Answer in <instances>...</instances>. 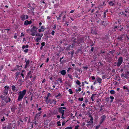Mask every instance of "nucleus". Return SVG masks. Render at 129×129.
Listing matches in <instances>:
<instances>
[{
  "instance_id": "nucleus-1",
  "label": "nucleus",
  "mask_w": 129,
  "mask_h": 129,
  "mask_svg": "<svg viewBox=\"0 0 129 129\" xmlns=\"http://www.w3.org/2000/svg\"><path fill=\"white\" fill-rule=\"evenodd\" d=\"M85 37H83L77 39L75 38L73 40V43L71 45V48H72L75 47L76 46H78L79 45L82 43H84V40Z\"/></svg>"
},
{
  "instance_id": "nucleus-2",
  "label": "nucleus",
  "mask_w": 129,
  "mask_h": 129,
  "mask_svg": "<svg viewBox=\"0 0 129 129\" xmlns=\"http://www.w3.org/2000/svg\"><path fill=\"white\" fill-rule=\"evenodd\" d=\"M26 92V90L25 89H24L22 91L19 92L18 93V96L17 100V101L18 102L22 101Z\"/></svg>"
},
{
  "instance_id": "nucleus-3",
  "label": "nucleus",
  "mask_w": 129,
  "mask_h": 129,
  "mask_svg": "<svg viewBox=\"0 0 129 129\" xmlns=\"http://www.w3.org/2000/svg\"><path fill=\"white\" fill-rule=\"evenodd\" d=\"M38 28V27H37L35 26H33L30 30V31L31 32L30 35L33 36H35Z\"/></svg>"
},
{
  "instance_id": "nucleus-4",
  "label": "nucleus",
  "mask_w": 129,
  "mask_h": 129,
  "mask_svg": "<svg viewBox=\"0 0 129 129\" xmlns=\"http://www.w3.org/2000/svg\"><path fill=\"white\" fill-rule=\"evenodd\" d=\"M102 80L101 78L98 76L95 79V81L93 82V84L94 85H95L98 83H99V85H100L102 83Z\"/></svg>"
},
{
  "instance_id": "nucleus-5",
  "label": "nucleus",
  "mask_w": 129,
  "mask_h": 129,
  "mask_svg": "<svg viewBox=\"0 0 129 129\" xmlns=\"http://www.w3.org/2000/svg\"><path fill=\"white\" fill-rule=\"evenodd\" d=\"M123 58L122 57L120 56L118 60L117 65H115V66H117V67H119L123 61Z\"/></svg>"
},
{
  "instance_id": "nucleus-6",
  "label": "nucleus",
  "mask_w": 129,
  "mask_h": 129,
  "mask_svg": "<svg viewBox=\"0 0 129 129\" xmlns=\"http://www.w3.org/2000/svg\"><path fill=\"white\" fill-rule=\"evenodd\" d=\"M87 38L88 39L87 41V43L89 45H90V46L91 47H92L94 45V44L93 43V41L92 40L89 39V36H87L85 37V41L86 39Z\"/></svg>"
},
{
  "instance_id": "nucleus-7",
  "label": "nucleus",
  "mask_w": 129,
  "mask_h": 129,
  "mask_svg": "<svg viewBox=\"0 0 129 129\" xmlns=\"http://www.w3.org/2000/svg\"><path fill=\"white\" fill-rule=\"evenodd\" d=\"M106 118V116L105 115H103L101 116L100 118V124H101L104 121Z\"/></svg>"
},
{
  "instance_id": "nucleus-8",
  "label": "nucleus",
  "mask_w": 129,
  "mask_h": 129,
  "mask_svg": "<svg viewBox=\"0 0 129 129\" xmlns=\"http://www.w3.org/2000/svg\"><path fill=\"white\" fill-rule=\"evenodd\" d=\"M33 73V71L31 72V71H29L25 77L26 79L29 77L30 78H32V74Z\"/></svg>"
},
{
  "instance_id": "nucleus-9",
  "label": "nucleus",
  "mask_w": 129,
  "mask_h": 129,
  "mask_svg": "<svg viewBox=\"0 0 129 129\" xmlns=\"http://www.w3.org/2000/svg\"><path fill=\"white\" fill-rule=\"evenodd\" d=\"M23 122H27L28 120V123H29L30 122V117L29 116V117H24V118L23 119Z\"/></svg>"
},
{
  "instance_id": "nucleus-10",
  "label": "nucleus",
  "mask_w": 129,
  "mask_h": 129,
  "mask_svg": "<svg viewBox=\"0 0 129 129\" xmlns=\"http://www.w3.org/2000/svg\"><path fill=\"white\" fill-rule=\"evenodd\" d=\"M4 100L6 103L7 104L8 102H10L11 101V99L9 96L8 97V96H6V97L4 99Z\"/></svg>"
},
{
  "instance_id": "nucleus-11",
  "label": "nucleus",
  "mask_w": 129,
  "mask_h": 129,
  "mask_svg": "<svg viewBox=\"0 0 129 129\" xmlns=\"http://www.w3.org/2000/svg\"><path fill=\"white\" fill-rule=\"evenodd\" d=\"M32 21L31 20L29 21L28 20H25L24 23V25L26 26L28 24H30L32 23Z\"/></svg>"
},
{
  "instance_id": "nucleus-12",
  "label": "nucleus",
  "mask_w": 129,
  "mask_h": 129,
  "mask_svg": "<svg viewBox=\"0 0 129 129\" xmlns=\"http://www.w3.org/2000/svg\"><path fill=\"white\" fill-rule=\"evenodd\" d=\"M66 11H62L59 14L58 16L60 18V17L62 16L63 15H64L65 14H66Z\"/></svg>"
},
{
  "instance_id": "nucleus-13",
  "label": "nucleus",
  "mask_w": 129,
  "mask_h": 129,
  "mask_svg": "<svg viewBox=\"0 0 129 129\" xmlns=\"http://www.w3.org/2000/svg\"><path fill=\"white\" fill-rule=\"evenodd\" d=\"M27 59L26 58L25 59V61L26 62L25 65V66L24 68H27L29 64L30 63V61L29 59L28 60H27L26 61Z\"/></svg>"
},
{
  "instance_id": "nucleus-14",
  "label": "nucleus",
  "mask_w": 129,
  "mask_h": 129,
  "mask_svg": "<svg viewBox=\"0 0 129 129\" xmlns=\"http://www.w3.org/2000/svg\"><path fill=\"white\" fill-rule=\"evenodd\" d=\"M100 24L101 25H104L105 26V27L107 25H108L107 22H106V21H101Z\"/></svg>"
},
{
  "instance_id": "nucleus-15",
  "label": "nucleus",
  "mask_w": 129,
  "mask_h": 129,
  "mask_svg": "<svg viewBox=\"0 0 129 129\" xmlns=\"http://www.w3.org/2000/svg\"><path fill=\"white\" fill-rule=\"evenodd\" d=\"M56 81L58 84H60L62 83V79L61 78H59L56 80Z\"/></svg>"
},
{
  "instance_id": "nucleus-16",
  "label": "nucleus",
  "mask_w": 129,
  "mask_h": 129,
  "mask_svg": "<svg viewBox=\"0 0 129 129\" xmlns=\"http://www.w3.org/2000/svg\"><path fill=\"white\" fill-rule=\"evenodd\" d=\"M12 124L11 123H9L7 126V129H12Z\"/></svg>"
},
{
  "instance_id": "nucleus-17",
  "label": "nucleus",
  "mask_w": 129,
  "mask_h": 129,
  "mask_svg": "<svg viewBox=\"0 0 129 129\" xmlns=\"http://www.w3.org/2000/svg\"><path fill=\"white\" fill-rule=\"evenodd\" d=\"M6 103L5 102H4L3 100H2V101L1 102V108H2V107H3L5 106L6 105Z\"/></svg>"
},
{
  "instance_id": "nucleus-18",
  "label": "nucleus",
  "mask_w": 129,
  "mask_h": 129,
  "mask_svg": "<svg viewBox=\"0 0 129 129\" xmlns=\"http://www.w3.org/2000/svg\"><path fill=\"white\" fill-rule=\"evenodd\" d=\"M26 16L25 15L23 14L20 17V18L21 20L22 21H24L26 19Z\"/></svg>"
},
{
  "instance_id": "nucleus-19",
  "label": "nucleus",
  "mask_w": 129,
  "mask_h": 129,
  "mask_svg": "<svg viewBox=\"0 0 129 129\" xmlns=\"http://www.w3.org/2000/svg\"><path fill=\"white\" fill-rule=\"evenodd\" d=\"M60 73L63 76L65 75L66 74V71L65 70H63L61 71L60 72Z\"/></svg>"
},
{
  "instance_id": "nucleus-20",
  "label": "nucleus",
  "mask_w": 129,
  "mask_h": 129,
  "mask_svg": "<svg viewBox=\"0 0 129 129\" xmlns=\"http://www.w3.org/2000/svg\"><path fill=\"white\" fill-rule=\"evenodd\" d=\"M109 4L110 6H114L115 5V3H113V2L112 1L110 2L109 3Z\"/></svg>"
},
{
  "instance_id": "nucleus-21",
  "label": "nucleus",
  "mask_w": 129,
  "mask_h": 129,
  "mask_svg": "<svg viewBox=\"0 0 129 129\" xmlns=\"http://www.w3.org/2000/svg\"><path fill=\"white\" fill-rule=\"evenodd\" d=\"M4 66V64H2L0 63V71H2L3 70Z\"/></svg>"
},
{
  "instance_id": "nucleus-22",
  "label": "nucleus",
  "mask_w": 129,
  "mask_h": 129,
  "mask_svg": "<svg viewBox=\"0 0 129 129\" xmlns=\"http://www.w3.org/2000/svg\"><path fill=\"white\" fill-rule=\"evenodd\" d=\"M18 84L20 85H21L22 83V79H19L17 81Z\"/></svg>"
},
{
  "instance_id": "nucleus-23",
  "label": "nucleus",
  "mask_w": 129,
  "mask_h": 129,
  "mask_svg": "<svg viewBox=\"0 0 129 129\" xmlns=\"http://www.w3.org/2000/svg\"><path fill=\"white\" fill-rule=\"evenodd\" d=\"M62 110V107H60V108H59L58 109V113H61Z\"/></svg>"
},
{
  "instance_id": "nucleus-24",
  "label": "nucleus",
  "mask_w": 129,
  "mask_h": 129,
  "mask_svg": "<svg viewBox=\"0 0 129 129\" xmlns=\"http://www.w3.org/2000/svg\"><path fill=\"white\" fill-rule=\"evenodd\" d=\"M41 37H37L35 40V41L36 42H40V40H41Z\"/></svg>"
},
{
  "instance_id": "nucleus-25",
  "label": "nucleus",
  "mask_w": 129,
  "mask_h": 129,
  "mask_svg": "<svg viewBox=\"0 0 129 129\" xmlns=\"http://www.w3.org/2000/svg\"><path fill=\"white\" fill-rule=\"evenodd\" d=\"M124 78H126L127 79H128L129 78V73L125 74V76H124Z\"/></svg>"
},
{
  "instance_id": "nucleus-26",
  "label": "nucleus",
  "mask_w": 129,
  "mask_h": 129,
  "mask_svg": "<svg viewBox=\"0 0 129 129\" xmlns=\"http://www.w3.org/2000/svg\"><path fill=\"white\" fill-rule=\"evenodd\" d=\"M66 14H65L63 15V16L62 17V22H64L65 21H66L65 18H66Z\"/></svg>"
},
{
  "instance_id": "nucleus-27",
  "label": "nucleus",
  "mask_w": 129,
  "mask_h": 129,
  "mask_svg": "<svg viewBox=\"0 0 129 129\" xmlns=\"http://www.w3.org/2000/svg\"><path fill=\"white\" fill-rule=\"evenodd\" d=\"M61 97V95L60 93H59L58 94L56 95V98L57 99H59Z\"/></svg>"
},
{
  "instance_id": "nucleus-28",
  "label": "nucleus",
  "mask_w": 129,
  "mask_h": 129,
  "mask_svg": "<svg viewBox=\"0 0 129 129\" xmlns=\"http://www.w3.org/2000/svg\"><path fill=\"white\" fill-rule=\"evenodd\" d=\"M109 53H110L111 54L113 55H113L115 53V50H112L111 51H110L109 52Z\"/></svg>"
},
{
  "instance_id": "nucleus-29",
  "label": "nucleus",
  "mask_w": 129,
  "mask_h": 129,
  "mask_svg": "<svg viewBox=\"0 0 129 129\" xmlns=\"http://www.w3.org/2000/svg\"><path fill=\"white\" fill-rule=\"evenodd\" d=\"M96 94H92L91 96V97L90 98L92 100V102H93L94 101L93 97Z\"/></svg>"
},
{
  "instance_id": "nucleus-30",
  "label": "nucleus",
  "mask_w": 129,
  "mask_h": 129,
  "mask_svg": "<svg viewBox=\"0 0 129 129\" xmlns=\"http://www.w3.org/2000/svg\"><path fill=\"white\" fill-rule=\"evenodd\" d=\"M56 101L54 100H53L51 102L50 104H53L54 105H55L56 104Z\"/></svg>"
},
{
  "instance_id": "nucleus-31",
  "label": "nucleus",
  "mask_w": 129,
  "mask_h": 129,
  "mask_svg": "<svg viewBox=\"0 0 129 129\" xmlns=\"http://www.w3.org/2000/svg\"><path fill=\"white\" fill-rule=\"evenodd\" d=\"M40 116V115H39L38 114H37L35 116V118L37 119H38L39 118Z\"/></svg>"
},
{
  "instance_id": "nucleus-32",
  "label": "nucleus",
  "mask_w": 129,
  "mask_h": 129,
  "mask_svg": "<svg viewBox=\"0 0 129 129\" xmlns=\"http://www.w3.org/2000/svg\"><path fill=\"white\" fill-rule=\"evenodd\" d=\"M12 89L13 91H15L16 90V87L14 85H12Z\"/></svg>"
},
{
  "instance_id": "nucleus-33",
  "label": "nucleus",
  "mask_w": 129,
  "mask_h": 129,
  "mask_svg": "<svg viewBox=\"0 0 129 129\" xmlns=\"http://www.w3.org/2000/svg\"><path fill=\"white\" fill-rule=\"evenodd\" d=\"M5 89L7 91H8V90H9V87L7 85H6L4 87Z\"/></svg>"
},
{
  "instance_id": "nucleus-34",
  "label": "nucleus",
  "mask_w": 129,
  "mask_h": 129,
  "mask_svg": "<svg viewBox=\"0 0 129 129\" xmlns=\"http://www.w3.org/2000/svg\"><path fill=\"white\" fill-rule=\"evenodd\" d=\"M11 110L12 112L14 113L15 111V108L14 107L12 108L11 109Z\"/></svg>"
},
{
  "instance_id": "nucleus-35",
  "label": "nucleus",
  "mask_w": 129,
  "mask_h": 129,
  "mask_svg": "<svg viewBox=\"0 0 129 129\" xmlns=\"http://www.w3.org/2000/svg\"><path fill=\"white\" fill-rule=\"evenodd\" d=\"M110 98L111 99L110 101V103H111L113 101V100L114 99V98L113 96H110Z\"/></svg>"
},
{
  "instance_id": "nucleus-36",
  "label": "nucleus",
  "mask_w": 129,
  "mask_h": 129,
  "mask_svg": "<svg viewBox=\"0 0 129 129\" xmlns=\"http://www.w3.org/2000/svg\"><path fill=\"white\" fill-rule=\"evenodd\" d=\"M29 47V46L28 45H26L25 46L24 45H23L22 48L23 49H24L25 48H28Z\"/></svg>"
},
{
  "instance_id": "nucleus-37",
  "label": "nucleus",
  "mask_w": 129,
  "mask_h": 129,
  "mask_svg": "<svg viewBox=\"0 0 129 129\" xmlns=\"http://www.w3.org/2000/svg\"><path fill=\"white\" fill-rule=\"evenodd\" d=\"M68 77L71 79V80L73 79L72 76L71 75L68 74Z\"/></svg>"
},
{
  "instance_id": "nucleus-38",
  "label": "nucleus",
  "mask_w": 129,
  "mask_h": 129,
  "mask_svg": "<svg viewBox=\"0 0 129 129\" xmlns=\"http://www.w3.org/2000/svg\"><path fill=\"white\" fill-rule=\"evenodd\" d=\"M18 109H19V110L20 111L21 109V107H22V105L21 104H19L18 105Z\"/></svg>"
},
{
  "instance_id": "nucleus-39",
  "label": "nucleus",
  "mask_w": 129,
  "mask_h": 129,
  "mask_svg": "<svg viewBox=\"0 0 129 129\" xmlns=\"http://www.w3.org/2000/svg\"><path fill=\"white\" fill-rule=\"evenodd\" d=\"M40 28H41L42 31L44 32V31L45 30V28H44V26H41L40 27Z\"/></svg>"
},
{
  "instance_id": "nucleus-40",
  "label": "nucleus",
  "mask_w": 129,
  "mask_h": 129,
  "mask_svg": "<svg viewBox=\"0 0 129 129\" xmlns=\"http://www.w3.org/2000/svg\"><path fill=\"white\" fill-rule=\"evenodd\" d=\"M82 49L81 48H79L77 49V52H81V53H82Z\"/></svg>"
},
{
  "instance_id": "nucleus-41",
  "label": "nucleus",
  "mask_w": 129,
  "mask_h": 129,
  "mask_svg": "<svg viewBox=\"0 0 129 129\" xmlns=\"http://www.w3.org/2000/svg\"><path fill=\"white\" fill-rule=\"evenodd\" d=\"M20 74V72H16V78H17L18 76Z\"/></svg>"
},
{
  "instance_id": "nucleus-42",
  "label": "nucleus",
  "mask_w": 129,
  "mask_h": 129,
  "mask_svg": "<svg viewBox=\"0 0 129 129\" xmlns=\"http://www.w3.org/2000/svg\"><path fill=\"white\" fill-rule=\"evenodd\" d=\"M110 93L112 94H114L115 93V91L114 90H111L110 92Z\"/></svg>"
},
{
  "instance_id": "nucleus-43",
  "label": "nucleus",
  "mask_w": 129,
  "mask_h": 129,
  "mask_svg": "<svg viewBox=\"0 0 129 129\" xmlns=\"http://www.w3.org/2000/svg\"><path fill=\"white\" fill-rule=\"evenodd\" d=\"M71 54V56L72 57L73 56V52H69L68 53V55H70Z\"/></svg>"
},
{
  "instance_id": "nucleus-44",
  "label": "nucleus",
  "mask_w": 129,
  "mask_h": 129,
  "mask_svg": "<svg viewBox=\"0 0 129 129\" xmlns=\"http://www.w3.org/2000/svg\"><path fill=\"white\" fill-rule=\"evenodd\" d=\"M57 124L58 126H60L61 125V122L60 121H59L57 122Z\"/></svg>"
},
{
  "instance_id": "nucleus-45",
  "label": "nucleus",
  "mask_w": 129,
  "mask_h": 129,
  "mask_svg": "<svg viewBox=\"0 0 129 129\" xmlns=\"http://www.w3.org/2000/svg\"><path fill=\"white\" fill-rule=\"evenodd\" d=\"M84 100V98L83 97L81 98H79L78 99V100L80 101H82Z\"/></svg>"
},
{
  "instance_id": "nucleus-46",
  "label": "nucleus",
  "mask_w": 129,
  "mask_h": 129,
  "mask_svg": "<svg viewBox=\"0 0 129 129\" xmlns=\"http://www.w3.org/2000/svg\"><path fill=\"white\" fill-rule=\"evenodd\" d=\"M104 107V105H102L101 106L100 108V111H101L102 110H103V109L102 108V107Z\"/></svg>"
},
{
  "instance_id": "nucleus-47",
  "label": "nucleus",
  "mask_w": 129,
  "mask_h": 129,
  "mask_svg": "<svg viewBox=\"0 0 129 129\" xmlns=\"http://www.w3.org/2000/svg\"><path fill=\"white\" fill-rule=\"evenodd\" d=\"M35 35L36 36H38L39 37H40L41 34L39 33H38L37 34H36Z\"/></svg>"
},
{
  "instance_id": "nucleus-48",
  "label": "nucleus",
  "mask_w": 129,
  "mask_h": 129,
  "mask_svg": "<svg viewBox=\"0 0 129 129\" xmlns=\"http://www.w3.org/2000/svg\"><path fill=\"white\" fill-rule=\"evenodd\" d=\"M8 94V91H4V95H6Z\"/></svg>"
},
{
  "instance_id": "nucleus-49",
  "label": "nucleus",
  "mask_w": 129,
  "mask_h": 129,
  "mask_svg": "<svg viewBox=\"0 0 129 129\" xmlns=\"http://www.w3.org/2000/svg\"><path fill=\"white\" fill-rule=\"evenodd\" d=\"M76 83L78 85H79L81 84V83L80 81L78 80H77V81H76Z\"/></svg>"
},
{
  "instance_id": "nucleus-50",
  "label": "nucleus",
  "mask_w": 129,
  "mask_h": 129,
  "mask_svg": "<svg viewBox=\"0 0 129 129\" xmlns=\"http://www.w3.org/2000/svg\"><path fill=\"white\" fill-rule=\"evenodd\" d=\"M69 92L71 94H72L73 93V92L72 91V89H70L69 90Z\"/></svg>"
},
{
  "instance_id": "nucleus-51",
  "label": "nucleus",
  "mask_w": 129,
  "mask_h": 129,
  "mask_svg": "<svg viewBox=\"0 0 129 129\" xmlns=\"http://www.w3.org/2000/svg\"><path fill=\"white\" fill-rule=\"evenodd\" d=\"M1 98L2 99V100H4L5 96L3 95H1L0 96Z\"/></svg>"
},
{
  "instance_id": "nucleus-52",
  "label": "nucleus",
  "mask_w": 129,
  "mask_h": 129,
  "mask_svg": "<svg viewBox=\"0 0 129 129\" xmlns=\"http://www.w3.org/2000/svg\"><path fill=\"white\" fill-rule=\"evenodd\" d=\"M84 102L85 103H87L88 102V99H85Z\"/></svg>"
},
{
  "instance_id": "nucleus-53",
  "label": "nucleus",
  "mask_w": 129,
  "mask_h": 129,
  "mask_svg": "<svg viewBox=\"0 0 129 129\" xmlns=\"http://www.w3.org/2000/svg\"><path fill=\"white\" fill-rule=\"evenodd\" d=\"M110 99V98L109 97H107L105 99V101L106 102H108Z\"/></svg>"
},
{
  "instance_id": "nucleus-54",
  "label": "nucleus",
  "mask_w": 129,
  "mask_h": 129,
  "mask_svg": "<svg viewBox=\"0 0 129 129\" xmlns=\"http://www.w3.org/2000/svg\"><path fill=\"white\" fill-rule=\"evenodd\" d=\"M125 12L126 13H128V11L129 10V9L128 8H126V9H125Z\"/></svg>"
},
{
  "instance_id": "nucleus-55",
  "label": "nucleus",
  "mask_w": 129,
  "mask_h": 129,
  "mask_svg": "<svg viewBox=\"0 0 129 129\" xmlns=\"http://www.w3.org/2000/svg\"><path fill=\"white\" fill-rule=\"evenodd\" d=\"M19 121L20 122H21L22 123H24L25 122H23V119L22 120L21 119H20L19 120Z\"/></svg>"
},
{
  "instance_id": "nucleus-56",
  "label": "nucleus",
  "mask_w": 129,
  "mask_h": 129,
  "mask_svg": "<svg viewBox=\"0 0 129 129\" xmlns=\"http://www.w3.org/2000/svg\"><path fill=\"white\" fill-rule=\"evenodd\" d=\"M30 11L32 12H33V11H34V10L35 9V8L34 7H31L30 8Z\"/></svg>"
},
{
  "instance_id": "nucleus-57",
  "label": "nucleus",
  "mask_w": 129,
  "mask_h": 129,
  "mask_svg": "<svg viewBox=\"0 0 129 129\" xmlns=\"http://www.w3.org/2000/svg\"><path fill=\"white\" fill-rule=\"evenodd\" d=\"M52 27L53 29L54 30L55 29L56 27V24H54V26H52Z\"/></svg>"
},
{
  "instance_id": "nucleus-58",
  "label": "nucleus",
  "mask_w": 129,
  "mask_h": 129,
  "mask_svg": "<svg viewBox=\"0 0 129 129\" xmlns=\"http://www.w3.org/2000/svg\"><path fill=\"white\" fill-rule=\"evenodd\" d=\"M70 20L69 19L67 21H65L64 22H65V23H64V25H66V24H67V23H68L69 22V21Z\"/></svg>"
},
{
  "instance_id": "nucleus-59",
  "label": "nucleus",
  "mask_w": 129,
  "mask_h": 129,
  "mask_svg": "<svg viewBox=\"0 0 129 129\" xmlns=\"http://www.w3.org/2000/svg\"><path fill=\"white\" fill-rule=\"evenodd\" d=\"M93 117H91V118L90 119V121L91 122V124H92L93 123Z\"/></svg>"
},
{
  "instance_id": "nucleus-60",
  "label": "nucleus",
  "mask_w": 129,
  "mask_h": 129,
  "mask_svg": "<svg viewBox=\"0 0 129 129\" xmlns=\"http://www.w3.org/2000/svg\"><path fill=\"white\" fill-rule=\"evenodd\" d=\"M23 51L25 53H26L28 52V49H26L24 50H23Z\"/></svg>"
},
{
  "instance_id": "nucleus-61",
  "label": "nucleus",
  "mask_w": 129,
  "mask_h": 129,
  "mask_svg": "<svg viewBox=\"0 0 129 129\" xmlns=\"http://www.w3.org/2000/svg\"><path fill=\"white\" fill-rule=\"evenodd\" d=\"M72 127L71 126H68L65 128L64 129H72Z\"/></svg>"
},
{
  "instance_id": "nucleus-62",
  "label": "nucleus",
  "mask_w": 129,
  "mask_h": 129,
  "mask_svg": "<svg viewBox=\"0 0 129 129\" xmlns=\"http://www.w3.org/2000/svg\"><path fill=\"white\" fill-rule=\"evenodd\" d=\"M79 125H77V126H75L74 129H79Z\"/></svg>"
},
{
  "instance_id": "nucleus-63",
  "label": "nucleus",
  "mask_w": 129,
  "mask_h": 129,
  "mask_svg": "<svg viewBox=\"0 0 129 129\" xmlns=\"http://www.w3.org/2000/svg\"><path fill=\"white\" fill-rule=\"evenodd\" d=\"M102 78L103 79H104L106 78V75H103L102 77Z\"/></svg>"
},
{
  "instance_id": "nucleus-64",
  "label": "nucleus",
  "mask_w": 129,
  "mask_h": 129,
  "mask_svg": "<svg viewBox=\"0 0 129 129\" xmlns=\"http://www.w3.org/2000/svg\"><path fill=\"white\" fill-rule=\"evenodd\" d=\"M100 125L101 124H100L99 125L96 126V127H95V129H99V127H100Z\"/></svg>"
}]
</instances>
